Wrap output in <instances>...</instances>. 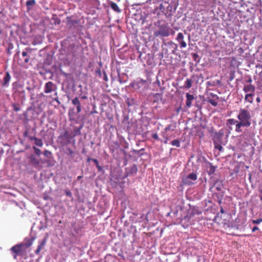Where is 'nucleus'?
Listing matches in <instances>:
<instances>
[{
  "mask_svg": "<svg viewBox=\"0 0 262 262\" xmlns=\"http://www.w3.org/2000/svg\"><path fill=\"white\" fill-rule=\"evenodd\" d=\"M23 244H17L10 249L11 252L13 254L14 259H16L18 255H20L23 251Z\"/></svg>",
  "mask_w": 262,
  "mask_h": 262,
  "instance_id": "nucleus-4",
  "label": "nucleus"
},
{
  "mask_svg": "<svg viewBox=\"0 0 262 262\" xmlns=\"http://www.w3.org/2000/svg\"><path fill=\"white\" fill-rule=\"evenodd\" d=\"M255 90V86L252 84L245 85L243 91L245 93H254Z\"/></svg>",
  "mask_w": 262,
  "mask_h": 262,
  "instance_id": "nucleus-14",
  "label": "nucleus"
},
{
  "mask_svg": "<svg viewBox=\"0 0 262 262\" xmlns=\"http://www.w3.org/2000/svg\"><path fill=\"white\" fill-rule=\"evenodd\" d=\"M235 125V132L237 133H241L242 132V130L241 129L242 127H248L247 125H246V124L242 123L239 121H238Z\"/></svg>",
  "mask_w": 262,
  "mask_h": 262,
  "instance_id": "nucleus-21",
  "label": "nucleus"
},
{
  "mask_svg": "<svg viewBox=\"0 0 262 262\" xmlns=\"http://www.w3.org/2000/svg\"><path fill=\"white\" fill-rule=\"evenodd\" d=\"M162 134H163V137L164 138V143L165 144H167L169 139H168V137L165 135V133L164 132H163Z\"/></svg>",
  "mask_w": 262,
  "mask_h": 262,
  "instance_id": "nucleus-42",
  "label": "nucleus"
},
{
  "mask_svg": "<svg viewBox=\"0 0 262 262\" xmlns=\"http://www.w3.org/2000/svg\"><path fill=\"white\" fill-rule=\"evenodd\" d=\"M144 150H145V148H141L140 150L133 149L132 152L134 154L138 155L139 157H141L143 155V153L142 152V151H144Z\"/></svg>",
  "mask_w": 262,
  "mask_h": 262,
  "instance_id": "nucleus-29",
  "label": "nucleus"
},
{
  "mask_svg": "<svg viewBox=\"0 0 262 262\" xmlns=\"http://www.w3.org/2000/svg\"><path fill=\"white\" fill-rule=\"evenodd\" d=\"M214 148L218 149L220 151H223L224 149L221 143H214Z\"/></svg>",
  "mask_w": 262,
  "mask_h": 262,
  "instance_id": "nucleus-33",
  "label": "nucleus"
},
{
  "mask_svg": "<svg viewBox=\"0 0 262 262\" xmlns=\"http://www.w3.org/2000/svg\"><path fill=\"white\" fill-rule=\"evenodd\" d=\"M220 83H221L220 80H216V81H213L212 82V84H211V85L215 86L216 85V84H220Z\"/></svg>",
  "mask_w": 262,
  "mask_h": 262,
  "instance_id": "nucleus-45",
  "label": "nucleus"
},
{
  "mask_svg": "<svg viewBox=\"0 0 262 262\" xmlns=\"http://www.w3.org/2000/svg\"><path fill=\"white\" fill-rule=\"evenodd\" d=\"M46 243V239H43L41 242L39 243V244L38 246V248H39V249L41 250V249L45 246Z\"/></svg>",
  "mask_w": 262,
  "mask_h": 262,
  "instance_id": "nucleus-35",
  "label": "nucleus"
},
{
  "mask_svg": "<svg viewBox=\"0 0 262 262\" xmlns=\"http://www.w3.org/2000/svg\"><path fill=\"white\" fill-rule=\"evenodd\" d=\"M171 144L173 146H176L177 147H180V142L178 139H175L171 142Z\"/></svg>",
  "mask_w": 262,
  "mask_h": 262,
  "instance_id": "nucleus-32",
  "label": "nucleus"
},
{
  "mask_svg": "<svg viewBox=\"0 0 262 262\" xmlns=\"http://www.w3.org/2000/svg\"><path fill=\"white\" fill-rule=\"evenodd\" d=\"M238 120L246 124L248 126L251 125V115L249 111L245 108H240L238 115L237 116Z\"/></svg>",
  "mask_w": 262,
  "mask_h": 262,
  "instance_id": "nucleus-1",
  "label": "nucleus"
},
{
  "mask_svg": "<svg viewBox=\"0 0 262 262\" xmlns=\"http://www.w3.org/2000/svg\"><path fill=\"white\" fill-rule=\"evenodd\" d=\"M33 148L34 150L35 153L37 156H40V155L41 154V150L35 146H33Z\"/></svg>",
  "mask_w": 262,
  "mask_h": 262,
  "instance_id": "nucleus-37",
  "label": "nucleus"
},
{
  "mask_svg": "<svg viewBox=\"0 0 262 262\" xmlns=\"http://www.w3.org/2000/svg\"><path fill=\"white\" fill-rule=\"evenodd\" d=\"M60 138H65L68 141H69V143H70L71 140L74 137H73V135L70 134L69 132L65 131L62 134L60 135Z\"/></svg>",
  "mask_w": 262,
  "mask_h": 262,
  "instance_id": "nucleus-17",
  "label": "nucleus"
},
{
  "mask_svg": "<svg viewBox=\"0 0 262 262\" xmlns=\"http://www.w3.org/2000/svg\"><path fill=\"white\" fill-rule=\"evenodd\" d=\"M256 101L258 102V103H259L260 102V99L259 97H257L256 98Z\"/></svg>",
  "mask_w": 262,
  "mask_h": 262,
  "instance_id": "nucleus-59",
  "label": "nucleus"
},
{
  "mask_svg": "<svg viewBox=\"0 0 262 262\" xmlns=\"http://www.w3.org/2000/svg\"><path fill=\"white\" fill-rule=\"evenodd\" d=\"M103 79L105 81H108V77H107V74L105 71H103Z\"/></svg>",
  "mask_w": 262,
  "mask_h": 262,
  "instance_id": "nucleus-41",
  "label": "nucleus"
},
{
  "mask_svg": "<svg viewBox=\"0 0 262 262\" xmlns=\"http://www.w3.org/2000/svg\"><path fill=\"white\" fill-rule=\"evenodd\" d=\"M252 222L253 224H259L262 222V219L260 218L256 220H253Z\"/></svg>",
  "mask_w": 262,
  "mask_h": 262,
  "instance_id": "nucleus-38",
  "label": "nucleus"
},
{
  "mask_svg": "<svg viewBox=\"0 0 262 262\" xmlns=\"http://www.w3.org/2000/svg\"><path fill=\"white\" fill-rule=\"evenodd\" d=\"M252 79H251V78H250L247 80V82H248V83H251V82H252Z\"/></svg>",
  "mask_w": 262,
  "mask_h": 262,
  "instance_id": "nucleus-61",
  "label": "nucleus"
},
{
  "mask_svg": "<svg viewBox=\"0 0 262 262\" xmlns=\"http://www.w3.org/2000/svg\"><path fill=\"white\" fill-rule=\"evenodd\" d=\"M216 190H220L221 189V188L220 186H217V187H216Z\"/></svg>",
  "mask_w": 262,
  "mask_h": 262,
  "instance_id": "nucleus-63",
  "label": "nucleus"
},
{
  "mask_svg": "<svg viewBox=\"0 0 262 262\" xmlns=\"http://www.w3.org/2000/svg\"><path fill=\"white\" fill-rule=\"evenodd\" d=\"M213 97L214 98L209 99L208 101L209 103H210L213 106H216L217 105V100L219 99V97L216 95H213Z\"/></svg>",
  "mask_w": 262,
  "mask_h": 262,
  "instance_id": "nucleus-23",
  "label": "nucleus"
},
{
  "mask_svg": "<svg viewBox=\"0 0 262 262\" xmlns=\"http://www.w3.org/2000/svg\"><path fill=\"white\" fill-rule=\"evenodd\" d=\"M13 110L15 112H18L20 110V108L19 107H17L15 104H13Z\"/></svg>",
  "mask_w": 262,
  "mask_h": 262,
  "instance_id": "nucleus-46",
  "label": "nucleus"
},
{
  "mask_svg": "<svg viewBox=\"0 0 262 262\" xmlns=\"http://www.w3.org/2000/svg\"><path fill=\"white\" fill-rule=\"evenodd\" d=\"M92 160L94 162V163L95 164L96 166L99 165V162L96 159H92Z\"/></svg>",
  "mask_w": 262,
  "mask_h": 262,
  "instance_id": "nucleus-47",
  "label": "nucleus"
},
{
  "mask_svg": "<svg viewBox=\"0 0 262 262\" xmlns=\"http://www.w3.org/2000/svg\"><path fill=\"white\" fill-rule=\"evenodd\" d=\"M198 179L197 173L192 172L189 173L186 177L183 178L182 183L184 185L190 186L195 184V181Z\"/></svg>",
  "mask_w": 262,
  "mask_h": 262,
  "instance_id": "nucleus-3",
  "label": "nucleus"
},
{
  "mask_svg": "<svg viewBox=\"0 0 262 262\" xmlns=\"http://www.w3.org/2000/svg\"><path fill=\"white\" fill-rule=\"evenodd\" d=\"M11 78V77L10 73L8 72H7L5 73L3 81L2 82V85L4 87H8L9 85Z\"/></svg>",
  "mask_w": 262,
  "mask_h": 262,
  "instance_id": "nucleus-10",
  "label": "nucleus"
},
{
  "mask_svg": "<svg viewBox=\"0 0 262 262\" xmlns=\"http://www.w3.org/2000/svg\"><path fill=\"white\" fill-rule=\"evenodd\" d=\"M29 139L31 141H34V143L36 145L39 147H42L43 145V142L41 139H38L35 136L29 137Z\"/></svg>",
  "mask_w": 262,
  "mask_h": 262,
  "instance_id": "nucleus-16",
  "label": "nucleus"
},
{
  "mask_svg": "<svg viewBox=\"0 0 262 262\" xmlns=\"http://www.w3.org/2000/svg\"><path fill=\"white\" fill-rule=\"evenodd\" d=\"M171 125H168L164 129V133H167L169 130L171 129Z\"/></svg>",
  "mask_w": 262,
  "mask_h": 262,
  "instance_id": "nucleus-44",
  "label": "nucleus"
},
{
  "mask_svg": "<svg viewBox=\"0 0 262 262\" xmlns=\"http://www.w3.org/2000/svg\"><path fill=\"white\" fill-rule=\"evenodd\" d=\"M25 50L26 51H23L21 56L19 58V60L24 64L28 63L30 59V55L28 54L29 53H31L30 49L27 48Z\"/></svg>",
  "mask_w": 262,
  "mask_h": 262,
  "instance_id": "nucleus-5",
  "label": "nucleus"
},
{
  "mask_svg": "<svg viewBox=\"0 0 262 262\" xmlns=\"http://www.w3.org/2000/svg\"><path fill=\"white\" fill-rule=\"evenodd\" d=\"M29 159L31 164L34 165L35 167H37L39 165V162L35 156L33 155H31Z\"/></svg>",
  "mask_w": 262,
  "mask_h": 262,
  "instance_id": "nucleus-19",
  "label": "nucleus"
},
{
  "mask_svg": "<svg viewBox=\"0 0 262 262\" xmlns=\"http://www.w3.org/2000/svg\"><path fill=\"white\" fill-rule=\"evenodd\" d=\"M82 125H80L79 127L75 126L74 127V131L72 134L73 137L74 138L76 136H79L81 135V130L82 128Z\"/></svg>",
  "mask_w": 262,
  "mask_h": 262,
  "instance_id": "nucleus-22",
  "label": "nucleus"
},
{
  "mask_svg": "<svg viewBox=\"0 0 262 262\" xmlns=\"http://www.w3.org/2000/svg\"><path fill=\"white\" fill-rule=\"evenodd\" d=\"M14 47L12 43H10L8 44V47L7 48V53L8 55H10L12 53L11 50L13 49Z\"/></svg>",
  "mask_w": 262,
  "mask_h": 262,
  "instance_id": "nucleus-30",
  "label": "nucleus"
},
{
  "mask_svg": "<svg viewBox=\"0 0 262 262\" xmlns=\"http://www.w3.org/2000/svg\"><path fill=\"white\" fill-rule=\"evenodd\" d=\"M35 0H28L26 2V6L28 10H30L32 7L35 4Z\"/></svg>",
  "mask_w": 262,
  "mask_h": 262,
  "instance_id": "nucleus-28",
  "label": "nucleus"
},
{
  "mask_svg": "<svg viewBox=\"0 0 262 262\" xmlns=\"http://www.w3.org/2000/svg\"><path fill=\"white\" fill-rule=\"evenodd\" d=\"M151 137L155 140H160L159 138V136H158V134L157 133H155V134H152Z\"/></svg>",
  "mask_w": 262,
  "mask_h": 262,
  "instance_id": "nucleus-43",
  "label": "nucleus"
},
{
  "mask_svg": "<svg viewBox=\"0 0 262 262\" xmlns=\"http://www.w3.org/2000/svg\"><path fill=\"white\" fill-rule=\"evenodd\" d=\"M237 122H238V121H237L234 119H232V118L228 119L227 120V125H234V124H236Z\"/></svg>",
  "mask_w": 262,
  "mask_h": 262,
  "instance_id": "nucleus-31",
  "label": "nucleus"
},
{
  "mask_svg": "<svg viewBox=\"0 0 262 262\" xmlns=\"http://www.w3.org/2000/svg\"><path fill=\"white\" fill-rule=\"evenodd\" d=\"M78 88H80L78 91V98L83 100L88 99V88L86 86L83 88L81 85H79Z\"/></svg>",
  "mask_w": 262,
  "mask_h": 262,
  "instance_id": "nucleus-6",
  "label": "nucleus"
},
{
  "mask_svg": "<svg viewBox=\"0 0 262 262\" xmlns=\"http://www.w3.org/2000/svg\"><path fill=\"white\" fill-rule=\"evenodd\" d=\"M192 58L193 59V60L197 63H199L200 61V58L199 57V56L198 55V54L196 53H192Z\"/></svg>",
  "mask_w": 262,
  "mask_h": 262,
  "instance_id": "nucleus-34",
  "label": "nucleus"
},
{
  "mask_svg": "<svg viewBox=\"0 0 262 262\" xmlns=\"http://www.w3.org/2000/svg\"><path fill=\"white\" fill-rule=\"evenodd\" d=\"M60 72H61V74L62 75H63V76H64L65 77H67L68 76V74H67L66 73H65L64 72H63V71L61 70L60 71Z\"/></svg>",
  "mask_w": 262,
  "mask_h": 262,
  "instance_id": "nucleus-52",
  "label": "nucleus"
},
{
  "mask_svg": "<svg viewBox=\"0 0 262 262\" xmlns=\"http://www.w3.org/2000/svg\"><path fill=\"white\" fill-rule=\"evenodd\" d=\"M184 35L182 33H179L177 35V37L176 38V40L179 42L180 45V47L181 48H185L187 46L186 42L184 40Z\"/></svg>",
  "mask_w": 262,
  "mask_h": 262,
  "instance_id": "nucleus-9",
  "label": "nucleus"
},
{
  "mask_svg": "<svg viewBox=\"0 0 262 262\" xmlns=\"http://www.w3.org/2000/svg\"><path fill=\"white\" fill-rule=\"evenodd\" d=\"M43 154L45 157H46L48 158H50V157L52 156V152L48 150H45L44 151Z\"/></svg>",
  "mask_w": 262,
  "mask_h": 262,
  "instance_id": "nucleus-36",
  "label": "nucleus"
},
{
  "mask_svg": "<svg viewBox=\"0 0 262 262\" xmlns=\"http://www.w3.org/2000/svg\"><path fill=\"white\" fill-rule=\"evenodd\" d=\"M65 193L68 196H69L72 199H73L72 194L70 191L66 190L65 191Z\"/></svg>",
  "mask_w": 262,
  "mask_h": 262,
  "instance_id": "nucleus-40",
  "label": "nucleus"
},
{
  "mask_svg": "<svg viewBox=\"0 0 262 262\" xmlns=\"http://www.w3.org/2000/svg\"><path fill=\"white\" fill-rule=\"evenodd\" d=\"M40 251H41V249H40L39 248L37 247V248L36 249V250L35 251V253L36 254H38L40 253Z\"/></svg>",
  "mask_w": 262,
  "mask_h": 262,
  "instance_id": "nucleus-49",
  "label": "nucleus"
},
{
  "mask_svg": "<svg viewBox=\"0 0 262 262\" xmlns=\"http://www.w3.org/2000/svg\"><path fill=\"white\" fill-rule=\"evenodd\" d=\"M35 238L32 237L31 238H26L23 243L20 244H23V247H25L26 248H28L31 246L33 244V241H34Z\"/></svg>",
  "mask_w": 262,
  "mask_h": 262,
  "instance_id": "nucleus-13",
  "label": "nucleus"
},
{
  "mask_svg": "<svg viewBox=\"0 0 262 262\" xmlns=\"http://www.w3.org/2000/svg\"><path fill=\"white\" fill-rule=\"evenodd\" d=\"M158 31L154 33V35L156 37H167L169 35V27L168 24L163 23L159 26Z\"/></svg>",
  "mask_w": 262,
  "mask_h": 262,
  "instance_id": "nucleus-2",
  "label": "nucleus"
},
{
  "mask_svg": "<svg viewBox=\"0 0 262 262\" xmlns=\"http://www.w3.org/2000/svg\"><path fill=\"white\" fill-rule=\"evenodd\" d=\"M58 142L62 147L69 144V141H68L65 138L60 139V136L58 137Z\"/></svg>",
  "mask_w": 262,
  "mask_h": 262,
  "instance_id": "nucleus-26",
  "label": "nucleus"
},
{
  "mask_svg": "<svg viewBox=\"0 0 262 262\" xmlns=\"http://www.w3.org/2000/svg\"><path fill=\"white\" fill-rule=\"evenodd\" d=\"M248 176H249L248 179H249V180L250 182H251V178H252V175H251V173H249Z\"/></svg>",
  "mask_w": 262,
  "mask_h": 262,
  "instance_id": "nucleus-57",
  "label": "nucleus"
},
{
  "mask_svg": "<svg viewBox=\"0 0 262 262\" xmlns=\"http://www.w3.org/2000/svg\"><path fill=\"white\" fill-rule=\"evenodd\" d=\"M138 170L137 167L136 165H133L130 167H128L126 168V172L127 173L126 176H128L129 175H135L136 174Z\"/></svg>",
  "mask_w": 262,
  "mask_h": 262,
  "instance_id": "nucleus-12",
  "label": "nucleus"
},
{
  "mask_svg": "<svg viewBox=\"0 0 262 262\" xmlns=\"http://www.w3.org/2000/svg\"><path fill=\"white\" fill-rule=\"evenodd\" d=\"M192 80L189 78H187L184 82V85L182 88L189 89L192 86Z\"/></svg>",
  "mask_w": 262,
  "mask_h": 262,
  "instance_id": "nucleus-25",
  "label": "nucleus"
},
{
  "mask_svg": "<svg viewBox=\"0 0 262 262\" xmlns=\"http://www.w3.org/2000/svg\"><path fill=\"white\" fill-rule=\"evenodd\" d=\"M23 88V85L18 82H15L12 84V89L15 92H20V90Z\"/></svg>",
  "mask_w": 262,
  "mask_h": 262,
  "instance_id": "nucleus-15",
  "label": "nucleus"
},
{
  "mask_svg": "<svg viewBox=\"0 0 262 262\" xmlns=\"http://www.w3.org/2000/svg\"><path fill=\"white\" fill-rule=\"evenodd\" d=\"M68 151H69V154L70 155H72L73 154V150L71 148H68Z\"/></svg>",
  "mask_w": 262,
  "mask_h": 262,
  "instance_id": "nucleus-48",
  "label": "nucleus"
},
{
  "mask_svg": "<svg viewBox=\"0 0 262 262\" xmlns=\"http://www.w3.org/2000/svg\"><path fill=\"white\" fill-rule=\"evenodd\" d=\"M111 8L116 12L120 13L121 12V10L119 8L118 5L113 2H110L109 3Z\"/></svg>",
  "mask_w": 262,
  "mask_h": 262,
  "instance_id": "nucleus-20",
  "label": "nucleus"
},
{
  "mask_svg": "<svg viewBox=\"0 0 262 262\" xmlns=\"http://www.w3.org/2000/svg\"><path fill=\"white\" fill-rule=\"evenodd\" d=\"M96 73H98L100 76L101 75V72L100 69L96 71Z\"/></svg>",
  "mask_w": 262,
  "mask_h": 262,
  "instance_id": "nucleus-55",
  "label": "nucleus"
},
{
  "mask_svg": "<svg viewBox=\"0 0 262 262\" xmlns=\"http://www.w3.org/2000/svg\"><path fill=\"white\" fill-rule=\"evenodd\" d=\"M220 212L222 213H224L225 212V211L222 207L221 208Z\"/></svg>",
  "mask_w": 262,
  "mask_h": 262,
  "instance_id": "nucleus-60",
  "label": "nucleus"
},
{
  "mask_svg": "<svg viewBox=\"0 0 262 262\" xmlns=\"http://www.w3.org/2000/svg\"><path fill=\"white\" fill-rule=\"evenodd\" d=\"M208 165L209 170L208 171V173L209 174V175L213 174L216 170V167L212 165L211 163H208Z\"/></svg>",
  "mask_w": 262,
  "mask_h": 262,
  "instance_id": "nucleus-27",
  "label": "nucleus"
},
{
  "mask_svg": "<svg viewBox=\"0 0 262 262\" xmlns=\"http://www.w3.org/2000/svg\"><path fill=\"white\" fill-rule=\"evenodd\" d=\"M56 90V86L51 81H49L45 84L44 92L46 94H49Z\"/></svg>",
  "mask_w": 262,
  "mask_h": 262,
  "instance_id": "nucleus-7",
  "label": "nucleus"
},
{
  "mask_svg": "<svg viewBox=\"0 0 262 262\" xmlns=\"http://www.w3.org/2000/svg\"><path fill=\"white\" fill-rule=\"evenodd\" d=\"M60 20L59 19H57L55 21V24H60Z\"/></svg>",
  "mask_w": 262,
  "mask_h": 262,
  "instance_id": "nucleus-56",
  "label": "nucleus"
},
{
  "mask_svg": "<svg viewBox=\"0 0 262 262\" xmlns=\"http://www.w3.org/2000/svg\"><path fill=\"white\" fill-rule=\"evenodd\" d=\"M254 93H248L245 95V100L250 103H252L253 102V97Z\"/></svg>",
  "mask_w": 262,
  "mask_h": 262,
  "instance_id": "nucleus-24",
  "label": "nucleus"
},
{
  "mask_svg": "<svg viewBox=\"0 0 262 262\" xmlns=\"http://www.w3.org/2000/svg\"><path fill=\"white\" fill-rule=\"evenodd\" d=\"M222 198H220V199H219V198L218 202H219V203L220 204H221L222 203Z\"/></svg>",
  "mask_w": 262,
  "mask_h": 262,
  "instance_id": "nucleus-62",
  "label": "nucleus"
},
{
  "mask_svg": "<svg viewBox=\"0 0 262 262\" xmlns=\"http://www.w3.org/2000/svg\"><path fill=\"white\" fill-rule=\"evenodd\" d=\"M5 26V23L3 21L0 20V34L2 33L3 29Z\"/></svg>",
  "mask_w": 262,
  "mask_h": 262,
  "instance_id": "nucleus-39",
  "label": "nucleus"
},
{
  "mask_svg": "<svg viewBox=\"0 0 262 262\" xmlns=\"http://www.w3.org/2000/svg\"><path fill=\"white\" fill-rule=\"evenodd\" d=\"M72 103L76 107L77 113H79L81 112L82 106L79 100V98L76 97L72 100Z\"/></svg>",
  "mask_w": 262,
  "mask_h": 262,
  "instance_id": "nucleus-8",
  "label": "nucleus"
},
{
  "mask_svg": "<svg viewBox=\"0 0 262 262\" xmlns=\"http://www.w3.org/2000/svg\"><path fill=\"white\" fill-rule=\"evenodd\" d=\"M96 167H97V169H98L99 171H100L102 170V169H103L102 167L101 166H100L99 165L96 166Z\"/></svg>",
  "mask_w": 262,
  "mask_h": 262,
  "instance_id": "nucleus-51",
  "label": "nucleus"
},
{
  "mask_svg": "<svg viewBox=\"0 0 262 262\" xmlns=\"http://www.w3.org/2000/svg\"><path fill=\"white\" fill-rule=\"evenodd\" d=\"M20 93H21L23 94H25V90L23 89V88H22V89L20 90V92H19Z\"/></svg>",
  "mask_w": 262,
  "mask_h": 262,
  "instance_id": "nucleus-58",
  "label": "nucleus"
},
{
  "mask_svg": "<svg viewBox=\"0 0 262 262\" xmlns=\"http://www.w3.org/2000/svg\"><path fill=\"white\" fill-rule=\"evenodd\" d=\"M28 131H26L24 133V137H28L29 138V137H30V136H28Z\"/></svg>",
  "mask_w": 262,
  "mask_h": 262,
  "instance_id": "nucleus-53",
  "label": "nucleus"
},
{
  "mask_svg": "<svg viewBox=\"0 0 262 262\" xmlns=\"http://www.w3.org/2000/svg\"><path fill=\"white\" fill-rule=\"evenodd\" d=\"M186 106L188 107H190L192 104V101L194 99V96L192 95L189 94V93L186 94Z\"/></svg>",
  "mask_w": 262,
  "mask_h": 262,
  "instance_id": "nucleus-18",
  "label": "nucleus"
},
{
  "mask_svg": "<svg viewBox=\"0 0 262 262\" xmlns=\"http://www.w3.org/2000/svg\"><path fill=\"white\" fill-rule=\"evenodd\" d=\"M257 230H258V228L257 226H255L252 229V231L254 232Z\"/></svg>",
  "mask_w": 262,
  "mask_h": 262,
  "instance_id": "nucleus-50",
  "label": "nucleus"
},
{
  "mask_svg": "<svg viewBox=\"0 0 262 262\" xmlns=\"http://www.w3.org/2000/svg\"><path fill=\"white\" fill-rule=\"evenodd\" d=\"M223 136V133L216 132L214 134L213 137V141L214 143H222V138Z\"/></svg>",
  "mask_w": 262,
  "mask_h": 262,
  "instance_id": "nucleus-11",
  "label": "nucleus"
},
{
  "mask_svg": "<svg viewBox=\"0 0 262 262\" xmlns=\"http://www.w3.org/2000/svg\"><path fill=\"white\" fill-rule=\"evenodd\" d=\"M155 83H156V84H157L159 86H160V85H161V84H160V81H159L158 79H157V81H156V82H155Z\"/></svg>",
  "mask_w": 262,
  "mask_h": 262,
  "instance_id": "nucleus-54",
  "label": "nucleus"
},
{
  "mask_svg": "<svg viewBox=\"0 0 262 262\" xmlns=\"http://www.w3.org/2000/svg\"><path fill=\"white\" fill-rule=\"evenodd\" d=\"M81 178H82V176H78V177H77V180H80Z\"/></svg>",
  "mask_w": 262,
  "mask_h": 262,
  "instance_id": "nucleus-64",
  "label": "nucleus"
}]
</instances>
